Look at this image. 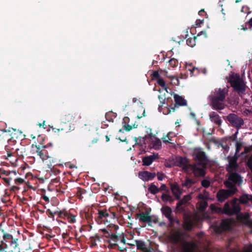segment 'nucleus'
<instances>
[{"instance_id": "obj_33", "label": "nucleus", "mask_w": 252, "mask_h": 252, "mask_svg": "<svg viewBox=\"0 0 252 252\" xmlns=\"http://www.w3.org/2000/svg\"><path fill=\"white\" fill-rule=\"evenodd\" d=\"M153 147L155 150H159L161 147V142L159 139L155 137V139L152 141Z\"/></svg>"}, {"instance_id": "obj_20", "label": "nucleus", "mask_w": 252, "mask_h": 252, "mask_svg": "<svg viewBox=\"0 0 252 252\" xmlns=\"http://www.w3.org/2000/svg\"><path fill=\"white\" fill-rule=\"evenodd\" d=\"M120 240V236L115 234L114 232L112 234H111V236L107 240V242L109 243V247L111 249H116V246H117V242H118Z\"/></svg>"}, {"instance_id": "obj_63", "label": "nucleus", "mask_w": 252, "mask_h": 252, "mask_svg": "<svg viewBox=\"0 0 252 252\" xmlns=\"http://www.w3.org/2000/svg\"><path fill=\"white\" fill-rule=\"evenodd\" d=\"M119 241H120L122 243H123L124 244V245H125L126 244V239L124 237V236H123L122 237H121L120 236V240Z\"/></svg>"}, {"instance_id": "obj_35", "label": "nucleus", "mask_w": 252, "mask_h": 252, "mask_svg": "<svg viewBox=\"0 0 252 252\" xmlns=\"http://www.w3.org/2000/svg\"><path fill=\"white\" fill-rule=\"evenodd\" d=\"M148 190L152 194H156L159 192L158 188L154 183H152L148 188Z\"/></svg>"}, {"instance_id": "obj_2", "label": "nucleus", "mask_w": 252, "mask_h": 252, "mask_svg": "<svg viewBox=\"0 0 252 252\" xmlns=\"http://www.w3.org/2000/svg\"><path fill=\"white\" fill-rule=\"evenodd\" d=\"M116 217V213L114 212H110L109 210L106 209L98 210L97 216L95 217V220L98 224H104L107 225V228H103L100 230L105 235L108 233V231H111V228H113L114 231H117L119 226L110 223L112 220L114 219Z\"/></svg>"}, {"instance_id": "obj_50", "label": "nucleus", "mask_w": 252, "mask_h": 252, "mask_svg": "<svg viewBox=\"0 0 252 252\" xmlns=\"http://www.w3.org/2000/svg\"><path fill=\"white\" fill-rule=\"evenodd\" d=\"M191 199V196L190 195H185L182 200L185 203H187L189 200Z\"/></svg>"}, {"instance_id": "obj_49", "label": "nucleus", "mask_w": 252, "mask_h": 252, "mask_svg": "<svg viewBox=\"0 0 252 252\" xmlns=\"http://www.w3.org/2000/svg\"><path fill=\"white\" fill-rule=\"evenodd\" d=\"M51 174H53L55 175H58L60 173L61 171L59 169L53 167V168L51 169L50 171Z\"/></svg>"}, {"instance_id": "obj_26", "label": "nucleus", "mask_w": 252, "mask_h": 252, "mask_svg": "<svg viewBox=\"0 0 252 252\" xmlns=\"http://www.w3.org/2000/svg\"><path fill=\"white\" fill-rule=\"evenodd\" d=\"M174 98L175 102V107H176L186 106L187 105V100L182 96L175 94L174 95Z\"/></svg>"}, {"instance_id": "obj_24", "label": "nucleus", "mask_w": 252, "mask_h": 252, "mask_svg": "<svg viewBox=\"0 0 252 252\" xmlns=\"http://www.w3.org/2000/svg\"><path fill=\"white\" fill-rule=\"evenodd\" d=\"M80 118L79 116L73 114V113H68L63 116V120L65 121V124L66 122L70 123H73L77 121Z\"/></svg>"}, {"instance_id": "obj_16", "label": "nucleus", "mask_w": 252, "mask_h": 252, "mask_svg": "<svg viewBox=\"0 0 252 252\" xmlns=\"http://www.w3.org/2000/svg\"><path fill=\"white\" fill-rule=\"evenodd\" d=\"M152 78L154 80H157V83L160 86L162 89L167 92V87L164 80L160 77L158 71H154L152 74Z\"/></svg>"}, {"instance_id": "obj_5", "label": "nucleus", "mask_w": 252, "mask_h": 252, "mask_svg": "<svg viewBox=\"0 0 252 252\" xmlns=\"http://www.w3.org/2000/svg\"><path fill=\"white\" fill-rule=\"evenodd\" d=\"M228 82L233 90L241 97L245 94L247 86L244 80L240 77L239 74H236L229 76Z\"/></svg>"}, {"instance_id": "obj_8", "label": "nucleus", "mask_w": 252, "mask_h": 252, "mask_svg": "<svg viewBox=\"0 0 252 252\" xmlns=\"http://www.w3.org/2000/svg\"><path fill=\"white\" fill-rule=\"evenodd\" d=\"M235 222V221L233 218L223 219L220 225L215 228V231L216 233L221 234L223 232L230 230L231 229V225Z\"/></svg>"}, {"instance_id": "obj_51", "label": "nucleus", "mask_w": 252, "mask_h": 252, "mask_svg": "<svg viewBox=\"0 0 252 252\" xmlns=\"http://www.w3.org/2000/svg\"><path fill=\"white\" fill-rule=\"evenodd\" d=\"M157 177L159 181H162L165 177V175L163 173L158 172Z\"/></svg>"}, {"instance_id": "obj_9", "label": "nucleus", "mask_w": 252, "mask_h": 252, "mask_svg": "<svg viewBox=\"0 0 252 252\" xmlns=\"http://www.w3.org/2000/svg\"><path fill=\"white\" fill-rule=\"evenodd\" d=\"M3 240L1 241L2 244L4 245L6 247H9L14 249L18 246L17 238H14L13 236L10 234L4 232L2 235Z\"/></svg>"}, {"instance_id": "obj_19", "label": "nucleus", "mask_w": 252, "mask_h": 252, "mask_svg": "<svg viewBox=\"0 0 252 252\" xmlns=\"http://www.w3.org/2000/svg\"><path fill=\"white\" fill-rule=\"evenodd\" d=\"M32 148L34 147L36 148V153L39 156L40 158L44 161L46 157V153H45V150H44V149L46 148V146L42 145L41 144L38 145L32 144Z\"/></svg>"}, {"instance_id": "obj_45", "label": "nucleus", "mask_w": 252, "mask_h": 252, "mask_svg": "<svg viewBox=\"0 0 252 252\" xmlns=\"http://www.w3.org/2000/svg\"><path fill=\"white\" fill-rule=\"evenodd\" d=\"M97 239V240H99V236L97 235H95V236H92L90 237V240H91V241L92 242V244L93 246H96V239Z\"/></svg>"}, {"instance_id": "obj_46", "label": "nucleus", "mask_w": 252, "mask_h": 252, "mask_svg": "<svg viewBox=\"0 0 252 252\" xmlns=\"http://www.w3.org/2000/svg\"><path fill=\"white\" fill-rule=\"evenodd\" d=\"M85 217L88 220V222H89L90 221L92 220V219H93L92 214L89 212H85Z\"/></svg>"}, {"instance_id": "obj_52", "label": "nucleus", "mask_w": 252, "mask_h": 252, "mask_svg": "<svg viewBox=\"0 0 252 252\" xmlns=\"http://www.w3.org/2000/svg\"><path fill=\"white\" fill-rule=\"evenodd\" d=\"M123 126L124 130H125L126 131H129L132 128V126L129 124L124 125H123Z\"/></svg>"}, {"instance_id": "obj_44", "label": "nucleus", "mask_w": 252, "mask_h": 252, "mask_svg": "<svg viewBox=\"0 0 252 252\" xmlns=\"http://www.w3.org/2000/svg\"><path fill=\"white\" fill-rule=\"evenodd\" d=\"M201 186L205 188H208L210 186V181L207 179L202 180L201 181Z\"/></svg>"}, {"instance_id": "obj_48", "label": "nucleus", "mask_w": 252, "mask_h": 252, "mask_svg": "<svg viewBox=\"0 0 252 252\" xmlns=\"http://www.w3.org/2000/svg\"><path fill=\"white\" fill-rule=\"evenodd\" d=\"M171 133V132H169L166 136V137H167L168 138V140H166V138L164 137V138H162V141L164 143H172L171 142V139L169 138V136H170V134Z\"/></svg>"}, {"instance_id": "obj_27", "label": "nucleus", "mask_w": 252, "mask_h": 252, "mask_svg": "<svg viewBox=\"0 0 252 252\" xmlns=\"http://www.w3.org/2000/svg\"><path fill=\"white\" fill-rule=\"evenodd\" d=\"M135 245L137 247V249L142 251L143 252H151L150 249H148L145 243L142 240H135Z\"/></svg>"}, {"instance_id": "obj_15", "label": "nucleus", "mask_w": 252, "mask_h": 252, "mask_svg": "<svg viewBox=\"0 0 252 252\" xmlns=\"http://www.w3.org/2000/svg\"><path fill=\"white\" fill-rule=\"evenodd\" d=\"M194 155L195 163L204 164L207 165L208 159L204 152L201 150L196 151L194 153Z\"/></svg>"}, {"instance_id": "obj_1", "label": "nucleus", "mask_w": 252, "mask_h": 252, "mask_svg": "<svg viewBox=\"0 0 252 252\" xmlns=\"http://www.w3.org/2000/svg\"><path fill=\"white\" fill-rule=\"evenodd\" d=\"M229 87L216 89L212 91L209 96L210 104L213 109L221 110L226 106V96L228 92Z\"/></svg>"}, {"instance_id": "obj_11", "label": "nucleus", "mask_w": 252, "mask_h": 252, "mask_svg": "<svg viewBox=\"0 0 252 252\" xmlns=\"http://www.w3.org/2000/svg\"><path fill=\"white\" fill-rule=\"evenodd\" d=\"M228 164L226 165V170L228 173L236 172L238 169L237 163L238 157L234 156L232 157H228Z\"/></svg>"}, {"instance_id": "obj_31", "label": "nucleus", "mask_w": 252, "mask_h": 252, "mask_svg": "<svg viewBox=\"0 0 252 252\" xmlns=\"http://www.w3.org/2000/svg\"><path fill=\"white\" fill-rule=\"evenodd\" d=\"M132 108L137 109L139 110H141L144 108L142 103L136 98H133L132 99Z\"/></svg>"}, {"instance_id": "obj_32", "label": "nucleus", "mask_w": 252, "mask_h": 252, "mask_svg": "<svg viewBox=\"0 0 252 252\" xmlns=\"http://www.w3.org/2000/svg\"><path fill=\"white\" fill-rule=\"evenodd\" d=\"M116 117L117 114L114 111H108L105 114L106 119L110 122H113L114 119Z\"/></svg>"}, {"instance_id": "obj_13", "label": "nucleus", "mask_w": 252, "mask_h": 252, "mask_svg": "<svg viewBox=\"0 0 252 252\" xmlns=\"http://www.w3.org/2000/svg\"><path fill=\"white\" fill-rule=\"evenodd\" d=\"M176 165L182 168L183 170L188 173L189 170V160L186 157H177L175 160Z\"/></svg>"}, {"instance_id": "obj_17", "label": "nucleus", "mask_w": 252, "mask_h": 252, "mask_svg": "<svg viewBox=\"0 0 252 252\" xmlns=\"http://www.w3.org/2000/svg\"><path fill=\"white\" fill-rule=\"evenodd\" d=\"M59 217L66 220L70 223H73L76 222L75 215L65 211H60Z\"/></svg>"}, {"instance_id": "obj_3", "label": "nucleus", "mask_w": 252, "mask_h": 252, "mask_svg": "<svg viewBox=\"0 0 252 252\" xmlns=\"http://www.w3.org/2000/svg\"><path fill=\"white\" fill-rule=\"evenodd\" d=\"M185 236L184 232L178 230L170 234L169 239L173 244H180L182 246L181 252H194L196 245L192 242L186 241Z\"/></svg>"}, {"instance_id": "obj_37", "label": "nucleus", "mask_w": 252, "mask_h": 252, "mask_svg": "<svg viewBox=\"0 0 252 252\" xmlns=\"http://www.w3.org/2000/svg\"><path fill=\"white\" fill-rule=\"evenodd\" d=\"M60 211H52L50 209H48L46 211V214L49 218L54 219L55 215H58L59 216V213Z\"/></svg>"}, {"instance_id": "obj_21", "label": "nucleus", "mask_w": 252, "mask_h": 252, "mask_svg": "<svg viewBox=\"0 0 252 252\" xmlns=\"http://www.w3.org/2000/svg\"><path fill=\"white\" fill-rule=\"evenodd\" d=\"M239 97L235 94H231L226 99V103L227 102L232 108H236V106L239 103Z\"/></svg>"}, {"instance_id": "obj_12", "label": "nucleus", "mask_w": 252, "mask_h": 252, "mask_svg": "<svg viewBox=\"0 0 252 252\" xmlns=\"http://www.w3.org/2000/svg\"><path fill=\"white\" fill-rule=\"evenodd\" d=\"M228 173L229 176L228 180L225 182H230L234 187H236V185L240 186L242 184L243 182L242 177L239 173L236 172H232Z\"/></svg>"}, {"instance_id": "obj_56", "label": "nucleus", "mask_w": 252, "mask_h": 252, "mask_svg": "<svg viewBox=\"0 0 252 252\" xmlns=\"http://www.w3.org/2000/svg\"><path fill=\"white\" fill-rule=\"evenodd\" d=\"M129 122V119L128 117H125L123 118V125H126V124H128Z\"/></svg>"}, {"instance_id": "obj_62", "label": "nucleus", "mask_w": 252, "mask_h": 252, "mask_svg": "<svg viewBox=\"0 0 252 252\" xmlns=\"http://www.w3.org/2000/svg\"><path fill=\"white\" fill-rule=\"evenodd\" d=\"M117 248L118 250L121 252H124L126 249V247H120V246H119L118 245H117V246H116V248Z\"/></svg>"}, {"instance_id": "obj_42", "label": "nucleus", "mask_w": 252, "mask_h": 252, "mask_svg": "<svg viewBox=\"0 0 252 252\" xmlns=\"http://www.w3.org/2000/svg\"><path fill=\"white\" fill-rule=\"evenodd\" d=\"M85 193L83 189H82L80 188H78L77 189L76 191V195L78 197V198L80 199H82L83 197L82 196V195Z\"/></svg>"}, {"instance_id": "obj_10", "label": "nucleus", "mask_w": 252, "mask_h": 252, "mask_svg": "<svg viewBox=\"0 0 252 252\" xmlns=\"http://www.w3.org/2000/svg\"><path fill=\"white\" fill-rule=\"evenodd\" d=\"M226 119L231 125L237 129L244 125L243 119L236 114L233 113L230 114L226 117Z\"/></svg>"}, {"instance_id": "obj_23", "label": "nucleus", "mask_w": 252, "mask_h": 252, "mask_svg": "<svg viewBox=\"0 0 252 252\" xmlns=\"http://www.w3.org/2000/svg\"><path fill=\"white\" fill-rule=\"evenodd\" d=\"M158 158V154L154 153L152 155L143 157L142 158L143 165L145 166L150 165L154 160Z\"/></svg>"}, {"instance_id": "obj_55", "label": "nucleus", "mask_w": 252, "mask_h": 252, "mask_svg": "<svg viewBox=\"0 0 252 252\" xmlns=\"http://www.w3.org/2000/svg\"><path fill=\"white\" fill-rule=\"evenodd\" d=\"M172 219H173V220H173L172 221V222H170V223L171 224V225H173L174 223H176L177 224H180V221L178 219L174 218L173 216H172Z\"/></svg>"}, {"instance_id": "obj_43", "label": "nucleus", "mask_w": 252, "mask_h": 252, "mask_svg": "<svg viewBox=\"0 0 252 252\" xmlns=\"http://www.w3.org/2000/svg\"><path fill=\"white\" fill-rule=\"evenodd\" d=\"M161 198L163 202L166 203L171 198V195L166 193H163L161 196Z\"/></svg>"}, {"instance_id": "obj_61", "label": "nucleus", "mask_w": 252, "mask_h": 252, "mask_svg": "<svg viewBox=\"0 0 252 252\" xmlns=\"http://www.w3.org/2000/svg\"><path fill=\"white\" fill-rule=\"evenodd\" d=\"M3 180L8 185H10V182L12 180V178H3Z\"/></svg>"}, {"instance_id": "obj_6", "label": "nucleus", "mask_w": 252, "mask_h": 252, "mask_svg": "<svg viewBox=\"0 0 252 252\" xmlns=\"http://www.w3.org/2000/svg\"><path fill=\"white\" fill-rule=\"evenodd\" d=\"M224 185L228 189H220L218 191L216 195L218 201L220 202L224 201L229 197L235 194L238 191L236 187H234L229 182H224Z\"/></svg>"}, {"instance_id": "obj_64", "label": "nucleus", "mask_w": 252, "mask_h": 252, "mask_svg": "<svg viewBox=\"0 0 252 252\" xmlns=\"http://www.w3.org/2000/svg\"><path fill=\"white\" fill-rule=\"evenodd\" d=\"M246 252H252V244H250Z\"/></svg>"}, {"instance_id": "obj_53", "label": "nucleus", "mask_w": 252, "mask_h": 252, "mask_svg": "<svg viewBox=\"0 0 252 252\" xmlns=\"http://www.w3.org/2000/svg\"><path fill=\"white\" fill-rule=\"evenodd\" d=\"M15 183L17 185L21 184L24 182V180L22 178H18L14 180Z\"/></svg>"}, {"instance_id": "obj_41", "label": "nucleus", "mask_w": 252, "mask_h": 252, "mask_svg": "<svg viewBox=\"0 0 252 252\" xmlns=\"http://www.w3.org/2000/svg\"><path fill=\"white\" fill-rule=\"evenodd\" d=\"M168 62L169 65L172 67L177 66L178 63V61L175 58L171 59Z\"/></svg>"}, {"instance_id": "obj_36", "label": "nucleus", "mask_w": 252, "mask_h": 252, "mask_svg": "<svg viewBox=\"0 0 252 252\" xmlns=\"http://www.w3.org/2000/svg\"><path fill=\"white\" fill-rule=\"evenodd\" d=\"M0 175L1 174L5 175L6 176H10L11 174H13L14 176L17 175V173L15 171H6L3 168H0Z\"/></svg>"}, {"instance_id": "obj_28", "label": "nucleus", "mask_w": 252, "mask_h": 252, "mask_svg": "<svg viewBox=\"0 0 252 252\" xmlns=\"http://www.w3.org/2000/svg\"><path fill=\"white\" fill-rule=\"evenodd\" d=\"M210 119L211 121L220 126L221 125V120L220 117L215 112H212L210 114Z\"/></svg>"}, {"instance_id": "obj_40", "label": "nucleus", "mask_w": 252, "mask_h": 252, "mask_svg": "<svg viewBox=\"0 0 252 252\" xmlns=\"http://www.w3.org/2000/svg\"><path fill=\"white\" fill-rule=\"evenodd\" d=\"M171 189L172 190L173 194H175V193L181 191L179 186L177 184L172 185L171 187Z\"/></svg>"}, {"instance_id": "obj_38", "label": "nucleus", "mask_w": 252, "mask_h": 252, "mask_svg": "<svg viewBox=\"0 0 252 252\" xmlns=\"http://www.w3.org/2000/svg\"><path fill=\"white\" fill-rule=\"evenodd\" d=\"M208 206V202L206 201H200L199 203V210L201 212L205 211Z\"/></svg>"}, {"instance_id": "obj_47", "label": "nucleus", "mask_w": 252, "mask_h": 252, "mask_svg": "<svg viewBox=\"0 0 252 252\" xmlns=\"http://www.w3.org/2000/svg\"><path fill=\"white\" fill-rule=\"evenodd\" d=\"M159 192L161 191H165L168 192L169 189L165 184H162L159 188H158Z\"/></svg>"}, {"instance_id": "obj_7", "label": "nucleus", "mask_w": 252, "mask_h": 252, "mask_svg": "<svg viewBox=\"0 0 252 252\" xmlns=\"http://www.w3.org/2000/svg\"><path fill=\"white\" fill-rule=\"evenodd\" d=\"M190 169L195 177H204L206 175L207 165L193 162L189 164Z\"/></svg>"}, {"instance_id": "obj_22", "label": "nucleus", "mask_w": 252, "mask_h": 252, "mask_svg": "<svg viewBox=\"0 0 252 252\" xmlns=\"http://www.w3.org/2000/svg\"><path fill=\"white\" fill-rule=\"evenodd\" d=\"M139 176L144 181L153 180L156 177L155 173H151L147 171H141L139 173Z\"/></svg>"}, {"instance_id": "obj_18", "label": "nucleus", "mask_w": 252, "mask_h": 252, "mask_svg": "<svg viewBox=\"0 0 252 252\" xmlns=\"http://www.w3.org/2000/svg\"><path fill=\"white\" fill-rule=\"evenodd\" d=\"M149 212L146 211L145 213L136 214V218L139 219L140 222H148V225H152L151 216H149Z\"/></svg>"}, {"instance_id": "obj_34", "label": "nucleus", "mask_w": 252, "mask_h": 252, "mask_svg": "<svg viewBox=\"0 0 252 252\" xmlns=\"http://www.w3.org/2000/svg\"><path fill=\"white\" fill-rule=\"evenodd\" d=\"M193 226V223L190 220H185L183 223L184 228L187 231L191 230Z\"/></svg>"}, {"instance_id": "obj_57", "label": "nucleus", "mask_w": 252, "mask_h": 252, "mask_svg": "<svg viewBox=\"0 0 252 252\" xmlns=\"http://www.w3.org/2000/svg\"><path fill=\"white\" fill-rule=\"evenodd\" d=\"M185 204V203L183 202V201L181 199L177 203V205H176V209H179V208L181 206H182L183 205H184Z\"/></svg>"}, {"instance_id": "obj_30", "label": "nucleus", "mask_w": 252, "mask_h": 252, "mask_svg": "<svg viewBox=\"0 0 252 252\" xmlns=\"http://www.w3.org/2000/svg\"><path fill=\"white\" fill-rule=\"evenodd\" d=\"M202 34H206L205 32H200L196 36H193V38H189L187 39V44L188 46H189L191 47H193L196 44V40L198 36H199Z\"/></svg>"}, {"instance_id": "obj_14", "label": "nucleus", "mask_w": 252, "mask_h": 252, "mask_svg": "<svg viewBox=\"0 0 252 252\" xmlns=\"http://www.w3.org/2000/svg\"><path fill=\"white\" fill-rule=\"evenodd\" d=\"M240 211L236 214V219L239 222L247 225L249 227H252V220L250 219V215L248 213H242Z\"/></svg>"}, {"instance_id": "obj_54", "label": "nucleus", "mask_w": 252, "mask_h": 252, "mask_svg": "<svg viewBox=\"0 0 252 252\" xmlns=\"http://www.w3.org/2000/svg\"><path fill=\"white\" fill-rule=\"evenodd\" d=\"M190 115L191 116V117L195 120L196 122V124H197V125H200V122L199 121H198L197 119H196V116H195V114H194V113L193 112H191L190 113Z\"/></svg>"}, {"instance_id": "obj_39", "label": "nucleus", "mask_w": 252, "mask_h": 252, "mask_svg": "<svg viewBox=\"0 0 252 252\" xmlns=\"http://www.w3.org/2000/svg\"><path fill=\"white\" fill-rule=\"evenodd\" d=\"M68 126L65 125V124L64 123V124L63 126H61L58 127V133L60 132H67L68 130Z\"/></svg>"}, {"instance_id": "obj_4", "label": "nucleus", "mask_w": 252, "mask_h": 252, "mask_svg": "<svg viewBox=\"0 0 252 252\" xmlns=\"http://www.w3.org/2000/svg\"><path fill=\"white\" fill-rule=\"evenodd\" d=\"M237 201V199L234 198L230 202H227L224 204L223 208L211 204L210 208L214 212L232 216L237 214L241 210V208Z\"/></svg>"}, {"instance_id": "obj_58", "label": "nucleus", "mask_w": 252, "mask_h": 252, "mask_svg": "<svg viewBox=\"0 0 252 252\" xmlns=\"http://www.w3.org/2000/svg\"><path fill=\"white\" fill-rule=\"evenodd\" d=\"M241 146H242V144L240 143H239L238 142H236V152H239V151L240 150Z\"/></svg>"}, {"instance_id": "obj_29", "label": "nucleus", "mask_w": 252, "mask_h": 252, "mask_svg": "<svg viewBox=\"0 0 252 252\" xmlns=\"http://www.w3.org/2000/svg\"><path fill=\"white\" fill-rule=\"evenodd\" d=\"M196 183V182L195 180L191 179L188 177H186L185 181L182 183V186L189 189L192 185L195 184Z\"/></svg>"}, {"instance_id": "obj_59", "label": "nucleus", "mask_w": 252, "mask_h": 252, "mask_svg": "<svg viewBox=\"0 0 252 252\" xmlns=\"http://www.w3.org/2000/svg\"><path fill=\"white\" fill-rule=\"evenodd\" d=\"M111 231H108V233H106L104 235V236L107 238L109 239L110 238V237L111 236V234H112V233H113V232L115 231H114V229L113 228H111Z\"/></svg>"}, {"instance_id": "obj_60", "label": "nucleus", "mask_w": 252, "mask_h": 252, "mask_svg": "<svg viewBox=\"0 0 252 252\" xmlns=\"http://www.w3.org/2000/svg\"><path fill=\"white\" fill-rule=\"evenodd\" d=\"M151 220H152V223L153 222L155 224H156L158 222V218H157L156 217H151Z\"/></svg>"}, {"instance_id": "obj_25", "label": "nucleus", "mask_w": 252, "mask_h": 252, "mask_svg": "<svg viewBox=\"0 0 252 252\" xmlns=\"http://www.w3.org/2000/svg\"><path fill=\"white\" fill-rule=\"evenodd\" d=\"M161 211L165 217L169 220V222H172L173 219L172 210L171 208L167 206H163L161 208Z\"/></svg>"}]
</instances>
